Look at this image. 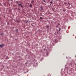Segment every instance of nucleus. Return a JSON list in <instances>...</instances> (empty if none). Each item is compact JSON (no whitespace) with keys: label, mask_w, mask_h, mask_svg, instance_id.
Listing matches in <instances>:
<instances>
[{"label":"nucleus","mask_w":76,"mask_h":76,"mask_svg":"<svg viewBox=\"0 0 76 76\" xmlns=\"http://www.w3.org/2000/svg\"><path fill=\"white\" fill-rule=\"evenodd\" d=\"M34 67H37L38 66V64L37 63H34L33 64Z\"/></svg>","instance_id":"f257e3e1"},{"label":"nucleus","mask_w":76,"mask_h":76,"mask_svg":"<svg viewBox=\"0 0 76 76\" xmlns=\"http://www.w3.org/2000/svg\"><path fill=\"white\" fill-rule=\"evenodd\" d=\"M19 6L20 7H21V8H23V6L22 5V4H20V3L19 4Z\"/></svg>","instance_id":"f03ea898"},{"label":"nucleus","mask_w":76,"mask_h":76,"mask_svg":"<svg viewBox=\"0 0 76 76\" xmlns=\"http://www.w3.org/2000/svg\"><path fill=\"white\" fill-rule=\"evenodd\" d=\"M4 45L2 44V45H0V47L1 48H2V47H3V46H4Z\"/></svg>","instance_id":"7ed1b4c3"},{"label":"nucleus","mask_w":76,"mask_h":76,"mask_svg":"<svg viewBox=\"0 0 76 76\" xmlns=\"http://www.w3.org/2000/svg\"><path fill=\"white\" fill-rule=\"evenodd\" d=\"M34 3V0H32L31 1V4H33Z\"/></svg>","instance_id":"20e7f679"},{"label":"nucleus","mask_w":76,"mask_h":76,"mask_svg":"<svg viewBox=\"0 0 76 76\" xmlns=\"http://www.w3.org/2000/svg\"><path fill=\"white\" fill-rule=\"evenodd\" d=\"M46 28H47V29H49L50 28V26H47Z\"/></svg>","instance_id":"39448f33"},{"label":"nucleus","mask_w":76,"mask_h":76,"mask_svg":"<svg viewBox=\"0 0 76 76\" xmlns=\"http://www.w3.org/2000/svg\"><path fill=\"white\" fill-rule=\"evenodd\" d=\"M30 7H32V5L31 4H30Z\"/></svg>","instance_id":"423d86ee"},{"label":"nucleus","mask_w":76,"mask_h":76,"mask_svg":"<svg viewBox=\"0 0 76 76\" xmlns=\"http://www.w3.org/2000/svg\"><path fill=\"white\" fill-rule=\"evenodd\" d=\"M72 63H71L69 65V66H71V67H72Z\"/></svg>","instance_id":"0eeeda50"},{"label":"nucleus","mask_w":76,"mask_h":76,"mask_svg":"<svg viewBox=\"0 0 76 76\" xmlns=\"http://www.w3.org/2000/svg\"><path fill=\"white\" fill-rule=\"evenodd\" d=\"M41 10H43V8H42V6H41Z\"/></svg>","instance_id":"6e6552de"},{"label":"nucleus","mask_w":76,"mask_h":76,"mask_svg":"<svg viewBox=\"0 0 76 76\" xmlns=\"http://www.w3.org/2000/svg\"><path fill=\"white\" fill-rule=\"evenodd\" d=\"M66 58H67V59L68 58H70V57H67V56L66 57Z\"/></svg>","instance_id":"1a4fd4ad"},{"label":"nucleus","mask_w":76,"mask_h":76,"mask_svg":"<svg viewBox=\"0 0 76 76\" xmlns=\"http://www.w3.org/2000/svg\"><path fill=\"white\" fill-rule=\"evenodd\" d=\"M56 41H57V39H55V43H57V42H56Z\"/></svg>","instance_id":"9d476101"},{"label":"nucleus","mask_w":76,"mask_h":76,"mask_svg":"<svg viewBox=\"0 0 76 76\" xmlns=\"http://www.w3.org/2000/svg\"><path fill=\"white\" fill-rule=\"evenodd\" d=\"M50 5H51V4L53 3V1H51L50 2Z\"/></svg>","instance_id":"9b49d317"},{"label":"nucleus","mask_w":76,"mask_h":76,"mask_svg":"<svg viewBox=\"0 0 76 76\" xmlns=\"http://www.w3.org/2000/svg\"><path fill=\"white\" fill-rule=\"evenodd\" d=\"M40 18L41 19H43V18H42V17H40Z\"/></svg>","instance_id":"f8f14e48"},{"label":"nucleus","mask_w":76,"mask_h":76,"mask_svg":"<svg viewBox=\"0 0 76 76\" xmlns=\"http://www.w3.org/2000/svg\"><path fill=\"white\" fill-rule=\"evenodd\" d=\"M63 11L65 12H66V10H63Z\"/></svg>","instance_id":"ddd939ff"},{"label":"nucleus","mask_w":76,"mask_h":76,"mask_svg":"<svg viewBox=\"0 0 76 76\" xmlns=\"http://www.w3.org/2000/svg\"><path fill=\"white\" fill-rule=\"evenodd\" d=\"M46 55H47V56H48V53H47L46 54Z\"/></svg>","instance_id":"4468645a"},{"label":"nucleus","mask_w":76,"mask_h":76,"mask_svg":"<svg viewBox=\"0 0 76 76\" xmlns=\"http://www.w3.org/2000/svg\"><path fill=\"white\" fill-rule=\"evenodd\" d=\"M68 4H69V5H70V3L68 2Z\"/></svg>","instance_id":"2eb2a0df"},{"label":"nucleus","mask_w":76,"mask_h":76,"mask_svg":"<svg viewBox=\"0 0 76 76\" xmlns=\"http://www.w3.org/2000/svg\"><path fill=\"white\" fill-rule=\"evenodd\" d=\"M25 64H28V63L26 62L25 63Z\"/></svg>","instance_id":"dca6fc26"},{"label":"nucleus","mask_w":76,"mask_h":76,"mask_svg":"<svg viewBox=\"0 0 76 76\" xmlns=\"http://www.w3.org/2000/svg\"><path fill=\"white\" fill-rule=\"evenodd\" d=\"M60 29H61V28H59V31H60Z\"/></svg>","instance_id":"f3484780"},{"label":"nucleus","mask_w":76,"mask_h":76,"mask_svg":"<svg viewBox=\"0 0 76 76\" xmlns=\"http://www.w3.org/2000/svg\"><path fill=\"white\" fill-rule=\"evenodd\" d=\"M43 1L44 2H45V0H43Z\"/></svg>","instance_id":"a211bd4d"},{"label":"nucleus","mask_w":76,"mask_h":76,"mask_svg":"<svg viewBox=\"0 0 76 76\" xmlns=\"http://www.w3.org/2000/svg\"><path fill=\"white\" fill-rule=\"evenodd\" d=\"M52 10H54L53 8H52Z\"/></svg>","instance_id":"6ab92c4d"},{"label":"nucleus","mask_w":76,"mask_h":76,"mask_svg":"<svg viewBox=\"0 0 76 76\" xmlns=\"http://www.w3.org/2000/svg\"><path fill=\"white\" fill-rule=\"evenodd\" d=\"M27 22H28V21H27L26 22V23H27Z\"/></svg>","instance_id":"aec40b11"},{"label":"nucleus","mask_w":76,"mask_h":76,"mask_svg":"<svg viewBox=\"0 0 76 76\" xmlns=\"http://www.w3.org/2000/svg\"><path fill=\"white\" fill-rule=\"evenodd\" d=\"M65 4H67V3H66Z\"/></svg>","instance_id":"412c9836"},{"label":"nucleus","mask_w":76,"mask_h":76,"mask_svg":"<svg viewBox=\"0 0 76 76\" xmlns=\"http://www.w3.org/2000/svg\"><path fill=\"white\" fill-rule=\"evenodd\" d=\"M51 23H53V21H52Z\"/></svg>","instance_id":"4be33fe9"},{"label":"nucleus","mask_w":76,"mask_h":76,"mask_svg":"<svg viewBox=\"0 0 76 76\" xmlns=\"http://www.w3.org/2000/svg\"><path fill=\"white\" fill-rule=\"evenodd\" d=\"M16 31H18V29H17Z\"/></svg>","instance_id":"5701e85b"},{"label":"nucleus","mask_w":76,"mask_h":76,"mask_svg":"<svg viewBox=\"0 0 76 76\" xmlns=\"http://www.w3.org/2000/svg\"><path fill=\"white\" fill-rule=\"evenodd\" d=\"M73 63L74 64H75V62H73Z\"/></svg>","instance_id":"b1692460"},{"label":"nucleus","mask_w":76,"mask_h":76,"mask_svg":"<svg viewBox=\"0 0 76 76\" xmlns=\"http://www.w3.org/2000/svg\"><path fill=\"white\" fill-rule=\"evenodd\" d=\"M62 70H63V69H61V71H62Z\"/></svg>","instance_id":"393cba45"},{"label":"nucleus","mask_w":76,"mask_h":76,"mask_svg":"<svg viewBox=\"0 0 76 76\" xmlns=\"http://www.w3.org/2000/svg\"><path fill=\"white\" fill-rule=\"evenodd\" d=\"M18 6H19V4H18Z\"/></svg>","instance_id":"a878e982"},{"label":"nucleus","mask_w":76,"mask_h":76,"mask_svg":"<svg viewBox=\"0 0 76 76\" xmlns=\"http://www.w3.org/2000/svg\"><path fill=\"white\" fill-rule=\"evenodd\" d=\"M57 34H58V32H57Z\"/></svg>","instance_id":"bb28decb"},{"label":"nucleus","mask_w":76,"mask_h":76,"mask_svg":"<svg viewBox=\"0 0 76 76\" xmlns=\"http://www.w3.org/2000/svg\"><path fill=\"white\" fill-rule=\"evenodd\" d=\"M64 0V1H66V0Z\"/></svg>","instance_id":"cd10ccee"},{"label":"nucleus","mask_w":76,"mask_h":76,"mask_svg":"<svg viewBox=\"0 0 76 76\" xmlns=\"http://www.w3.org/2000/svg\"><path fill=\"white\" fill-rule=\"evenodd\" d=\"M41 59H42V58Z\"/></svg>","instance_id":"c85d7f7f"},{"label":"nucleus","mask_w":76,"mask_h":76,"mask_svg":"<svg viewBox=\"0 0 76 76\" xmlns=\"http://www.w3.org/2000/svg\"><path fill=\"white\" fill-rule=\"evenodd\" d=\"M75 57H76V55L75 56Z\"/></svg>","instance_id":"c756f323"},{"label":"nucleus","mask_w":76,"mask_h":76,"mask_svg":"<svg viewBox=\"0 0 76 76\" xmlns=\"http://www.w3.org/2000/svg\"><path fill=\"white\" fill-rule=\"evenodd\" d=\"M40 61H42V60H40Z\"/></svg>","instance_id":"7c9ffc66"},{"label":"nucleus","mask_w":76,"mask_h":76,"mask_svg":"<svg viewBox=\"0 0 76 76\" xmlns=\"http://www.w3.org/2000/svg\"><path fill=\"white\" fill-rule=\"evenodd\" d=\"M18 10H19V9H18Z\"/></svg>","instance_id":"2f4dec72"},{"label":"nucleus","mask_w":76,"mask_h":76,"mask_svg":"<svg viewBox=\"0 0 76 76\" xmlns=\"http://www.w3.org/2000/svg\"><path fill=\"white\" fill-rule=\"evenodd\" d=\"M75 38H76V37H75Z\"/></svg>","instance_id":"473e14b6"}]
</instances>
